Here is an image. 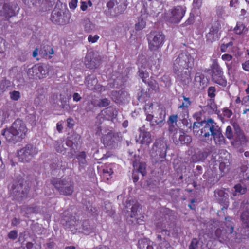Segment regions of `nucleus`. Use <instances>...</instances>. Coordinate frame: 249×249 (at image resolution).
<instances>
[{
  "mask_svg": "<svg viewBox=\"0 0 249 249\" xmlns=\"http://www.w3.org/2000/svg\"><path fill=\"white\" fill-rule=\"evenodd\" d=\"M117 140L115 134L111 131L106 135L103 138L104 142L107 145L113 146Z\"/></svg>",
  "mask_w": 249,
  "mask_h": 249,
  "instance_id": "bb28decb",
  "label": "nucleus"
},
{
  "mask_svg": "<svg viewBox=\"0 0 249 249\" xmlns=\"http://www.w3.org/2000/svg\"><path fill=\"white\" fill-rule=\"evenodd\" d=\"M145 107H149L151 109V111L152 113H150L151 115H153V117H156L159 116V110H162V109L160 107H154L152 103L147 104L145 105Z\"/></svg>",
  "mask_w": 249,
  "mask_h": 249,
  "instance_id": "ea45409f",
  "label": "nucleus"
},
{
  "mask_svg": "<svg viewBox=\"0 0 249 249\" xmlns=\"http://www.w3.org/2000/svg\"><path fill=\"white\" fill-rule=\"evenodd\" d=\"M167 143L164 138H159L156 140L151 150V155L153 157L159 156L164 158L166 155Z\"/></svg>",
  "mask_w": 249,
  "mask_h": 249,
  "instance_id": "9b49d317",
  "label": "nucleus"
},
{
  "mask_svg": "<svg viewBox=\"0 0 249 249\" xmlns=\"http://www.w3.org/2000/svg\"><path fill=\"white\" fill-rule=\"evenodd\" d=\"M215 195L218 197L219 201L225 205H227L228 202V195L223 190H216L215 191Z\"/></svg>",
  "mask_w": 249,
  "mask_h": 249,
  "instance_id": "cd10ccee",
  "label": "nucleus"
},
{
  "mask_svg": "<svg viewBox=\"0 0 249 249\" xmlns=\"http://www.w3.org/2000/svg\"><path fill=\"white\" fill-rule=\"evenodd\" d=\"M183 116H182L183 118L181 120L182 123L184 125H185L186 126L191 128H192L191 124H190V125H189V122L188 120L187 119V116L186 115V114L183 113Z\"/></svg>",
  "mask_w": 249,
  "mask_h": 249,
  "instance_id": "6e6d98bb",
  "label": "nucleus"
},
{
  "mask_svg": "<svg viewBox=\"0 0 249 249\" xmlns=\"http://www.w3.org/2000/svg\"><path fill=\"white\" fill-rule=\"evenodd\" d=\"M146 25V22L142 18H139L138 19V22L135 24V29L136 30H141L143 29Z\"/></svg>",
  "mask_w": 249,
  "mask_h": 249,
  "instance_id": "79ce46f5",
  "label": "nucleus"
},
{
  "mask_svg": "<svg viewBox=\"0 0 249 249\" xmlns=\"http://www.w3.org/2000/svg\"><path fill=\"white\" fill-rule=\"evenodd\" d=\"M221 58L224 61H230L232 59V56L229 54H224L222 55Z\"/></svg>",
  "mask_w": 249,
  "mask_h": 249,
  "instance_id": "338daca9",
  "label": "nucleus"
},
{
  "mask_svg": "<svg viewBox=\"0 0 249 249\" xmlns=\"http://www.w3.org/2000/svg\"><path fill=\"white\" fill-rule=\"evenodd\" d=\"M184 101L182 104L178 106V108L182 110L183 113L186 114L187 117L189 116L188 107L191 106L192 102L190 100V98L185 97L184 95L182 96Z\"/></svg>",
  "mask_w": 249,
  "mask_h": 249,
  "instance_id": "c756f323",
  "label": "nucleus"
},
{
  "mask_svg": "<svg viewBox=\"0 0 249 249\" xmlns=\"http://www.w3.org/2000/svg\"><path fill=\"white\" fill-rule=\"evenodd\" d=\"M9 94L11 99L13 101H18L20 97V93L18 91H11Z\"/></svg>",
  "mask_w": 249,
  "mask_h": 249,
  "instance_id": "de8ad7c7",
  "label": "nucleus"
},
{
  "mask_svg": "<svg viewBox=\"0 0 249 249\" xmlns=\"http://www.w3.org/2000/svg\"><path fill=\"white\" fill-rule=\"evenodd\" d=\"M160 80L164 83L163 86L165 87H169L171 85V79L168 75L163 76Z\"/></svg>",
  "mask_w": 249,
  "mask_h": 249,
  "instance_id": "09e8293b",
  "label": "nucleus"
},
{
  "mask_svg": "<svg viewBox=\"0 0 249 249\" xmlns=\"http://www.w3.org/2000/svg\"><path fill=\"white\" fill-rule=\"evenodd\" d=\"M111 96L113 101L119 104L124 103L128 101L130 99L128 92L124 89L119 91H112Z\"/></svg>",
  "mask_w": 249,
  "mask_h": 249,
  "instance_id": "6ab92c4d",
  "label": "nucleus"
},
{
  "mask_svg": "<svg viewBox=\"0 0 249 249\" xmlns=\"http://www.w3.org/2000/svg\"><path fill=\"white\" fill-rule=\"evenodd\" d=\"M18 8L16 5H11L9 3H4L2 0H0V16H3V20H7L9 18L15 16Z\"/></svg>",
  "mask_w": 249,
  "mask_h": 249,
  "instance_id": "f8f14e48",
  "label": "nucleus"
},
{
  "mask_svg": "<svg viewBox=\"0 0 249 249\" xmlns=\"http://www.w3.org/2000/svg\"><path fill=\"white\" fill-rule=\"evenodd\" d=\"M204 120L201 122H195L193 124V126H192L193 129H198L200 127H203V124H204Z\"/></svg>",
  "mask_w": 249,
  "mask_h": 249,
  "instance_id": "864d4df0",
  "label": "nucleus"
},
{
  "mask_svg": "<svg viewBox=\"0 0 249 249\" xmlns=\"http://www.w3.org/2000/svg\"><path fill=\"white\" fill-rule=\"evenodd\" d=\"M194 65V58L188 53H181L174 60L173 71L191 68Z\"/></svg>",
  "mask_w": 249,
  "mask_h": 249,
  "instance_id": "423d86ee",
  "label": "nucleus"
},
{
  "mask_svg": "<svg viewBox=\"0 0 249 249\" xmlns=\"http://www.w3.org/2000/svg\"><path fill=\"white\" fill-rule=\"evenodd\" d=\"M185 11V8L178 6L166 12L164 14V18L166 21L170 23H178L184 16Z\"/></svg>",
  "mask_w": 249,
  "mask_h": 249,
  "instance_id": "1a4fd4ad",
  "label": "nucleus"
},
{
  "mask_svg": "<svg viewBox=\"0 0 249 249\" xmlns=\"http://www.w3.org/2000/svg\"><path fill=\"white\" fill-rule=\"evenodd\" d=\"M97 101L96 100H91L89 101L86 107L87 111H93L95 107L97 106Z\"/></svg>",
  "mask_w": 249,
  "mask_h": 249,
  "instance_id": "58836bf2",
  "label": "nucleus"
},
{
  "mask_svg": "<svg viewBox=\"0 0 249 249\" xmlns=\"http://www.w3.org/2000/svg\"><path fill=\"white\" fill-rule=\"evenodd\" d=\"M211 152L210 147L201 149L197 148L192 156L191 160L193 162H203Z\"/></svg>",
  "mask_w": 249,
  "mask_h": 249,
  "instance_id": "dca6fc26",
  "label": "nucleus"
},
{
  "mask_svg": "<svg viewBox=\"0 0 249 249\" xmlns=\"http://www.w3.org/2000/svg\"><path fill=\"white\" fill-rule=\"evenodd\" d=\"M27 73L29 78L40 79L45 77L46 71L42 65L36 64L28 69Z\"/></svg>",
  "mask_w": 249,
  "mask_h": 249,
  "instance_id": "4468645a",
  "label": "nucleus"
},
{
  "mask_svg": "<svg viewBox=\"0 0 249 249\" xmlns=\"http://www.w3.org/2000/svg\"><path fill=\"white\" fill-rule=\"evenodd\" d=\"M139 77L142 80V81L147 83L148 86L152 89L155 90L157 88V84L154 80L149 79V73L147 71L146 64H142L139 66L138 71Z\"/></svg>",
  "mask_w": 249,
  "mask_h": 249,
  "instance_id": "2eb2a0df",
  "label": "nucleus"
},
{
  "mask_svg": "<svg viewBox=\"0 0 249 249\" xmlns=\"http://www.w3.org/2000/svg\"><path fill=\"white\" fill-rule=\"evenodd\" d=\"M148 48L151 51H157L164 42L165 36L161 32L157 31L150 32L147 36Z\"/></svg>",
  "mask_w": 249,
  "mask_h": 249,
  "instance_id": "39448f33",
  "label": "nucleus"
},
{
  "mask_svg": "<svg viewBox=\"0 0 249 249\" xmlns=\"http://www.w3.org/2000/svg\"><path fill=\"white\" fill-rule=\"evenodd\" d=\"M225 136L229 139H231L233 138L232 129L231 126H228L226 129Z\"/></svg>",
  "mask_w": 249,
  "mask_h": 249,
  "instance_id": "3c124183",
  "label": "nucleus"
},
{
  "mask_svg": "<svg viewBox=\"0 0 249 249\" xmlns=\"http://www.w3.org/2000/svg\"><path fill=\"white\" fill-rule=\"evenodd\" d=\"M77 0H71V1L69 3L70 9L74 10L76 8L77 5Z\"/></svg>",
  "mask_w": 249,
  "mask_h": 249,
  "instance_id": "e2e57ef3",
  "label": "nucleus"
},
{
  "mask_svg": "<svg viewBox=\"0 0 249 249\" xmlns=\"http://www.w3.org/2000/svg\"><path fill=\"white\" fill-rule=\"evenodd\" d=\"M207 107L212 111H215L217 110V106L214 102V99H210L208 100Z\"/></svg>",
  "mask_w": 249,
  "mask_h": 249,
  "instance_id": "49530a36",
  "label": "nucleus"
},
{
  "mask_svg": "<svg viewBox=\"0 0 249 249\" xmlns=\"http://www.w3.org/2000/svg\"><path fill=\"white\" fill-rule=\"evenodd\" d=\"M133 165L134 169L137 170L138 172L140 173L142 176L146 175V164L144 162L138 163L137 162H134Z\"/></svg>",
  "mask_w": 249,
  "mask_h": 249,
  "instance_id": "72a5a7b5",
  "label": "nucleus"
},
{
  "mask_svg": "<svg viewBox=\"0 0 249 249\" xmlns=\"http://www.w3.org/2000/svg\"><path fill=\"white\" fill-rule=\"evenodd\" d=\"M67 126L69 128L72 127L74 125V121L71 118H69L67 120Z\"/></svg>",
  "mask_w": 249,
  "mask_h": 249,
  "instance_id": "774afa93",
  "label": "nucleus"
},
{
  "mask_svg": "<svg viewBox=\"0 0 249 249\" xmlns=\"http://www.w3.org/2000/svg\"><path fill=\"white\" fill-rule=\"evenodd\" d=\"M219 169L223 175L227 173L230 169V163L229 160H226L220 163Z\"/></svg>",
  "mask_w": 249,
  "mask_h": 249,
  "instance_id": "c9c22d12",
  "label": "nucleus"
},
{
  "mask_svg": "<svg viewBox=\"0 0 249 249\" xmlns=\"http://www.w3.org/2000/svg\"><path fill=\"white\" fill-rule=\"evenodd\" d=\"M125 206L127 208L131 207V217L132 218L137 214V212L138 211L140 205L133 198H128L125 202Z\"/></svg>",
  "mask_w": 249,
  "mask_h": 249,
  "instance_id": "5701e85b",
  "label": "nucleus"
},
{
  "mask_svg": "<svg viewBox=\"0 0 249 249\" xmlns=\"http://www.w3.org/2000/svg\"><path fill=\"white\" fill-rule=\"evenodd\" d=\"M223 115L225 117L230 118L232 115V112L228 108H225L223 110Z\"/></svg>",
  "mask_w": 249,
  "mask_h": 249,
  "instance_id": "bf43d9fd",
  "label": "nucleus"
},
{
  "mask_svg": "<svg viewBox=\"0 0 249 249\" xmlns=\"http://www.w3.org/2000/svg\"><path fill=\"white\" fill-rule=\"evenodd\" d=\"M80 230H78L79 232H82L85 234L89 235L95 231V225L90 223L89 220H84L81 225H79Z\"/></svg>",
  "mask_w": 249,
  "mask_h": 249,
  "instance_id": "4be33fe9",
  "label": "nucleus"
},
{
  "mask_svg": "<svg viewBox=\"0 0 249 249\" xmlns=\"http://www.w3.org/2000/svg\"><path fill=\"white\" fill-rule=\"evenodd\" d=\"M55 148L59 153L64 154L66 152V149L64 147L63 142L62 140H58L55 142Z\"/></svg>",
  "mask_w": 249,
  "mask_h": 249,
  "instance_id": "4c0bfd02",
  "label": "nucleus"
},
{
  "mask_svg": "<svg viewBox=\"0 0 249 249\" xmlns=\"http://www.w3.org/2000/svg\"><path fill=\"white\" fill-rule=\"evenodd\" d=\"M150 241L147 239H142L138 241V247L140 249H145Z\"/></svg>",
  "mask_w": 249,
  "mask_h": 249,
  "instance_id": "c03bdc74",
  "label": "nucleus"
},
{
  "mask_svg": "<svg viewBox=\"0 0 249 249\" xmlns=\"http://www.w3.org/2000/svg\"><path fill=\"white\" fill-rule=\"evenodd\" d=\"M158 240L160 242V246L161 249H171L170 244L164 239H162L161 235L158 234L157 235Z\"/></svg>",
  "mask_w": 249,
  "mask_h": 249,
  "instance_id": "e433bc0d",
  "label": "nucleus"
},
{
  "mask_svg": "<svg viewBox=\"0 0 249 249\" xmlns=\"http://www.w3.org/2000/svg\"><path fill=\"white\" fill-rule=\"evenodd\" d=\"M97 83L98 80L94 75H88L85 78V84L87 88L90 90L95 89V86Z\"/></svg>",
  "mask_w": 249,
  "mask_h": 249,
  "instance_id": "a878e982",
  "label": "nucleus"
},
{
  "mask_svg": "<svg viewBox=\"0 0 249 249\" xmlns=\"http://www.w3.org/2000/svg\"><path fill=\"white\" fill-rule=\"evenodd\" d=\"M144 216L142 215L139 218L135 219V222L133 221L132 222L134 224H143L144 222Z\"/></svg>",
  "mask_w": 249,
  "mask_h": 249,
  "instance_id": "0e129e2a",
  "label": "nucleus"
},
{
  "mask_svg": "<svg viewBox=\"0 0 249 249\" xmlns=\"http://www.w3.org/2000/svg\"><path fill=\"white\" fill-rule=\"evenodd\" d=\"M212 81L223 87L227 85V80L223 75L222 68L216 62H213L211 66Z\"/></svg>",
  "mask_w": 249,
  "mask_h": 249,
  "instance_id": "9d476101",
  "label": "nucleus"
},
{
  "mask_svg": "<svg viewBox=\"0 0 249 249\" xmlns=\"http://www.w3.org/2000/svg\"><path fill=\"white\" fill-rule=\"evenodd\" d=\"M8 117H9L8 113L7 112H3L2 113L1 119H0L1 122V124H2L3 123H4L6 121V120Z\"/></svg>",
  "mask_w": 249,
  "mask_h": 249,
  "instance_id": "69168bd1",
  "label": "nucleus"
},
{
  "mask_svg": "<svg viewBox=\"0 0 249 249\" xmlns=\"http://www.w3.org/2000/svg\"><path fill=\"white\" fill-rule=\"evenodd\" d=\"M93 54L89 53L86 55L85 63L86 67L90 69L97 68L99 66L100 60L97 57H93Z\"/></svg>",
  "mask_w": 249,
  "mask_h": 249,
  "instance_id": "412c9836",
  "label": "nucleus"
},
{
  "mask_svg": "<svg viewBox=\"0 0 249 249\" xmlns=\"http://www.w3.org/2000/svg\"><path fill=\"white\" fill-rule=\"evenodd\" d=\"M172 139L176 145L188 144L192 141L191 136L186 134L181 130L176 131L173 134Z\"/></svg>",
  "mask_w": 249,
  "mask_h": 249,
  "instance_id": "f3484780",
  "label": "nucleus"
},
{
  "mask_svg": "<svg viewBox=\"0 0 249 249\" xmlns=\"http://www.w3.org/2000/svg\"><path fill=\"white\" fill-rule=\"evenodd\" d=\"M62 223L65 228L71 231L73 233L80 230L78 221L74 216L71 214L65 215L62 219Z\"/></svg>",
  "mask_w": 249,
  "mask_h": 249,
  "instance_id": "ddd939ff",
  "label": "nucleus"
},
{
  "mask_svg": "<svg viewBox=\"0 0 249 249\" xmlns=\"http://www.w3.org/2000/svg\"><path fill=\"white\" fill-rule=\"evenodd\" d=\"M80 139V136L78 134H73L67 138L66 144L71 148V150H74V152H75V150L77 148Z\"/></svg>",
  "mask_w": 249,
  "mask_h": 249,
  "instance_id": "393cba45",
  "label": "nucleus"
},
{
  "mask_svg": "<svg viewBox=\"0 0 249 249\" xmlns=\"http://www.w3.org/2000/svg\"><path fill=\"white\" fill-rule=\"evenodd\" d=\"M51 183L61 195L70 196L74 191V183L68 177L53 178L51 180Z\"/></svg>",
  "mask_w": 249,
  "mask_h": 249,
  "instance_id": "7ed1b4c3",
  "label": "nucleus"
},
{
  "mask_svg": "<svg viewBox=\"0 0 249 249\" xmlns=\"http://www.w3.org/2000/svg\"><path fill=\"white\" fill-rule=\"evenodd\" d=\"M215 88L214 87L211 86L209 87L207 93L209 97L211 98V99H213L215 96Z\"/></svg>",
  "mask_w": 249,
  "mask_h": 249,
  "instance_id": "8fccbe9b",
  "label": "nucleus"
},
{
  "mask_svg": "<svg viewBox=\"0 0 249 249\" xmlns=\"http://www.w3.org/2000/svg\"><path fill=\"white\" fill-rule=\"evenodd\" d=\"M18 232L16 230H12L8 234V237L12 240H15L17 238Z\"/></svg>",
  "mask_w": 249,
  "mask_h": 249,
  "instance_id": "13d9d810",
  "label": "nucleus"
},
{
  "mask_svg": "<svg viewBox=\"0 0 249 249\" xmlns=\"http://www.w3.org/2000/svg\"><path fill=\"white\" fill-rule=\"evenodd\" d=\"M189 68L184 70H178L174 71L176 78L183 85L188 84L191 80V71Z\"/></svg>",
  "mask_w": 249,
  "mask_h": 249,
  "instance_id": "a211bd4d",
  "label": "nucleus"
},
{
  "mask_svg": "<svg viewBox=\"0 0 249 249\" xmlns=\"http://www.w3.org/2000/svg\"><path fill=\"white\" fill-rule=\"evenodd\" d=\"M142 138L141 140L142 144L148 145L152 142L151 135L148 132H143L140 134V138Z\"/></svg>",
  "mask_w": 249,
  "mask_h": 249,
  "instance_id": "473e14b6",
  "label": "nucleus"
},
{
  "mask_svg": "<svg viewBox=\"0 0 249 249\" xmlns=\"http://www.w3.org/2000/svg\"><path fill=\"white\" fill-rule=\"evenodd\" d=\"M86 157V152L84 151L80 152L77 154L76 158L78 161L79 169H84L85 166L87 165Z\"/></svg>",
  "mask_w": 249,
  "mask_h": 249,
  "instance_id": "7c9ffc66",
  "label": "nucleus"
},
{
  "mask_svg": "<svg viewBox=\"0 0 249 249\" xmlns=\"http://www.w3.org/2000/svg\"><path fill=\"white\" fill-rule=\"evenodd\" d=\"M27 132L24 123L20 119H17L10 127L3 129L1 134L9 142L15 144L24 138Z\"/></svg>",
  "mask_w": 249,
  "mask_h": 249,
  "instance_id": "f03ea898",
  "label": "nucleus"
},
{
  "mask_svg": "<svg viewBox=\"0 0 249 249\" xmlns=\"http://www.w3.org/2000/svg\"><path fill=\"white\" fill-rule=\"evenodd\" d=\"M145 114L146 116V120L149 122L150 125L153 129L160 128L164 124L165 113L163 110H159V116L153 117L150 113L151 109L149 107H144Z\"/></svg>",
  "mask_w": 249,
  "mask_h": 249,
  "instance_id": "0eeeda50",
  "label": "nucleus"
},
{
  "mask_svg": "<svg viewBox=\"0 0 249 249\" xmlns=\"http://www.w3.org/2000/svg\"><path fill=\"white\" fill-rule=\"evenodd\" d=\"M243 226L249 228V208L242 213L241 215Z\"/></svg>",
  "mask_w": 249,
  "mask_h": 249,
  "instance_id": "f704fd0d",
  "label": "nucleus"
},
{
  "mask_svg": "<svg viewBox=\"0 0 249 249\" xmlns=\"http://www.w3.org/2000/svg\"><path fill=\"white\" fill-rule=\"evenodd\" d=\"M219 28L220 24L217 22L215 23L210 28L209 32L206 35L207 41L212 43L219 39Z\"/></svg>",
  "mask_w": 249,
  "mask_h": 249,
  "instance_id": "aec40b11",
  "label": "nucleus"
},
{
  "mask_svg": "<svg viewBox=\"0 0 249 249\" xmlns=\"http://www.w3.org/2000/svg\"><path fill=\"white\" fill-rule=\"evenodd\" d=\"M81 23L84 27L85 31L87 33L91 32L95 29V25L88 18H84L82 20Z\"/></svg>",
  "mask_w": 249,
  "mask_h": 249,
  "instance_id": "2f4dec72",
  "label": "nucleus"
},
{
  "mask_svg": "<svg viewBox=\"0 0 249 249\" xmlns=\"http://www.w3.org/2000/svg\"><path fill=\"white\" fill-rule=\"evenodd\" d=\"M36 207L24 206L21 208V212L24 213L25 215L28 214L35 213L36 212Z\"/></svg>",
  "mask_w": 249,
  "mask_h": 249,
  "instance_id": "37998d69",
  "label": "nucleus"
},
{
  "mask_svg": "<svg viewBox=\"0 0 249 249\" xmlns=\"http://www.w3.org/2000/svg\"><path fill=\"white\" fill-rule=\"evenodd\" d=\"M29 190V187L26 182L20 179L12 184L10 194L14 199L20 201L27 196Z\"/></svg>",
  "mask_w": 249,
  "mask_h": 249,
  "instance_id": "20e7f679",
  "label": "nucleus"
},
{
  "mask_svg": "<svg viewBox=\"0 0 249 249\" xmlns=\"http://www.w3.org/2000/svg\"><path fill=\"white\" fill-rule=\"evenodd\" d=\"M110 103V101L107 98H103L97 101V106L100 107L108 106Z\"/></svg>",
  "mask_w": 249,
  "mask_h": 249,
  "instance_id": "a18cd8bd",
  "label": "nucleus"
},
{
  "mask_svg": "<svg viewBox=\"0 0 249 249\" xmlns=\"http://www.w3.org/2000/svg\"><path fill=\"white\" fill-rule=\"evenodd\" d=\"M234 188L236 193L233 194L234 196L236 195V193H238L240 195H243L245 194L247 191V188L244 186H242L240 184H237L235 185Z\"/></svg>",
  "mask_w": 249,
  "mask_h": 249,
  "instance_id": "a19ab883",
  "label": "nucleus"
},
{
  "mask_svg": "<svg viewBox=\"0 0 249 249\" xmlns=\"http://www.w3.org/2000/svg\"><path fill=\"white\" fill-rule=\"evenodd\" d=\"M107 6L108 9H111L113 8L115 4L117 3L116 0H107Z\"/></svg>",
  "mask_w": 249,
  "mask_h": 249,
  "instance_id": "680f3d73",
  "label": "nucleus"
},
{
  "mask_svg": "<svg viewBox=\"0 0 249 249\" xmlns=\"http://www.w3.org/2000/svg\"><path fill=\"white\" fill-rule=\"evenodd\" d=\"M177 115H172L169 116L168 122L169 124H177Z\"/></svg>",
  "mask_w": 249,
  "mask_h": 249,
  "instance_id": "4d7b16f0",
  "label": "nucleus"
},
{
  "mask_svg": "<svg viewBox=\"0 0 249 249\" xmlns=\"http://www.w3.org/2000/svg\"><path fill=\"white\" fill-rule=\"evenodd\" d=\"M51 20L53 22L56 24H65V21L63 20L62 11L58 9H54L53 10L51 15Z\"/></svg>",
  "mask_w": 249,
  "mask_h": 249,
  "instance_id": "b1692460",
  "label": "nucleus"
},
{
  "mask_svg": "<svg viewBox=\"0 0 249 249\" xmlns=\"http://www.w3.org/2000/svg\"><path fill=\"white\" fill-rule=\"evenodd\" d=\"M61 104L60 106L62 108L67 109L69 107V106L67 103V99L66 98H62L61 99Z\"/></svg>",
  "mask_w": 249,
  "mask_h": 249,
  "instance_id": "052dcab7",
  "label": "nucleus"
},
{
  "mask_svg": "<svg viewBox=\"0 0 249 249\" xmlns=\"http://www.w3.org/2000/svg\"><path fill=\"white\" fill-rule=\"evenodd\" d=\"M99 36L95 35L94 36H92L91 35H89L88 37V40L89 42L94 43L97 41L99 39Z\"/></svg>",
  "mask_w": 249,
  "mask_h": 249,
  "instance_id": "603ef678",
  "label": "nucleus"
},
{
  "mask_svg": "<svg viewBox=\"0 0 249 249\" xmlns=\"http://www.w3.org/2000/svg\"><path fill=\"white\" fill-rule=\"evenodd\" d=\"M194 83L198 88H204L205 86L204 75L201 72H196L194 78Z\"/></svg>",
  "mask_w": 249,
  "mask_h": 249,
  "instance_id": "c85d7f7f",
  "label": "nucleus"
},
{
  "mask_svg": "<svg viewBox=\"0 0 249 249\" xmlns=\"http://www.w3.org/2000/svg\"><path fill=\"white\" fill-rule=\"evenodd\" d=\"M203 127L201 128L202 135V141L207 142L209 140H213L217 145H221L225 143V138L222 133L220 127L212 118L204 120Z\"/></svg>",
  "mask_w": 249,
  "mask_h": 249,
  "instance_id": "f257e3e1",
  "label": "nucleus"
},
{
  "mask_svg": "<svg viewBox=\"0 0 249 249\" xmlns=\"http://www.w3.org/2000/svg\"><path fill=\"white\" fill-rule=\"evenodd\" d=\"M198 241L196 238H194L190 246L189 249H198Z\"/></svg>",
  "mask_w": 249,
  "mask_h": 249,
  "instance_id": "5fc2aeb1",
  "label": "nucleus"
},
{
  "mask_svg": "<svg viewBox=\"0 0 249 249\" xmlns=\"http://www.w3.org/2000/svg\"><path fill=\"white\" fill-rule=\"evenodd\" d=\"M37 148L32 144H27L18 152L19 160L22 162H29L37 154Z\"/></svg>",
  "mask_w": 249,
  "mask_h": 249,
  "instance_id": "6e6552de",
  "label": "nucleus"
}]
</instances>
